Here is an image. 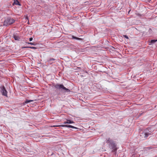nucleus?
<instances>
[{"instance_id": "1a4fd4ad", "label": "nucleus", "mask_w": 157, "mask_h": 157, "mask_svg": "<svg viewBox=\"0 0 157 157\" xmlns=\"http://www.w3.org/2000/svg\"><path fill=\"white\" fill-rule=\"evenodd\" d=\"M62 86L63 88H62V91H63L64 92L66 93H68L70 92V90L64 87L63 85Z\"/></svg>"}, {"instance_id": "6e6552de", "label": "nucleus", "mask_w": 157, "mask_h": 157, "mask_svg": "<svg viewBox=\"0 0 157 157\" xmlns=\"http://www.w3.org/2000/svg\"><path fill=\"white\" fill-rule=\"evenodd\" d=\"M63 123L64 124H66L75 123V122L74 121H71V120H68V119H66V121L64 122Z\"/></svg>"}, {"instance_id": "39448f33", "label": "nucleus", "mask_w": 157, "mask_h": 157, "mask_svg": "<svg viewBox=\"0 0 157 157\" xmlns=\"http://www.w3.org/2000/svg\"><path fill=\"white\" fill-rule=\"evenodd\" d=\"M68 127V128H73L75 129H77L78 128L76 127H75L74 126H72L70 125H56V126H52V127Z\"/></svg>"}, {"instance_id": "f8f14e48", "label": "nucleus", "mask_w": 157, "mask_h": 157, "mask_svg": "<svg viewBox=\"0 0 157 157\" xmlns=\"http://www.w3.org/2000/svg\"><path fill=\"white\" fill-rule=\"evenodd\" d=\"M14 38L16 40H19L20 39V38L18 36L14 35Z\"/></svg>"}, {"instance_id": "f257e3e1", "label": "nucleus", "mask_w": 157, "mask_h": 157, "mask_svg": "<svg viewBox=\"0 0 157 157\" xmlns=\"http://www.w3.org/2000/svg\"><path fill=\"white\" fill-rule=\"evenodd\" d=\"M106 143L108 144L110 148L112 149V151H115L117 149L116 147V145L114 143L113 141L109 138L106 141Z\"/></svg>"}, {"instance_id": "dca6fc26", "label": "nucleus", "mask_w": 157, "mask_h": 157, "mask_svg": "<svg viewBox=\"0 0 157 157\" xmlns=\"http://www.w3.org/2000/svg\"><path fill=\"white\" fill-rule=\"evenodd\" d=\"M72 39H76V40H79L80 39V38H78V37H75L74 36H72Z\"/></svg>"}, {"instance_id": "423d86ee", "label": "nucleus", "mask_w": 157, "mask_h": 157, "mask_svg": "<svg viewBox=\"0 0 157 157\" xmlns=\"http://www.w3.org/2000/svg\"><path fill=\"white\" fill-rule=\"evenodd\" d=\"M63 84H60L57 83L55 85V87L57 89H59L61 91H62V89L63 88L62 86H63Z\"/></svg>"}, {"instance_id": "a211bd4d", "label": "nucleus", "mask_w": 157, "mask_h": 157, "mask_svg": "<svg viewBox=\"0 0 157 157\" xmlns=\"http://www.w3.org/2000/svg\"><path fill=\"white\" fill-rule=\"evenodd\" d=\"M123 36H124L125 38H127V39H128V37L127 36H126V35H124Z\"/></svg>"}, {"instance_id": "f3484780", "label": "nucleus", "mask_w": 157, "mask_h": 157, "mask_svg": "<svg viewBox=\"0 0 157 157\" xmlns=\"http://www.w3.org/2000/svg\"><path fill=\"white\" fill-rule=\"evenodd\" d=\"M26 43L28 44H30L31 45H34V44L33 43L31 42H27Z\"/></svg>"}, {"instance_id": "ddd939ff", "label": "nucleus", "mask_w": 157, "mask_h": 157, "mask_svg": "<svg viewBox=\"0 0 157 157\" xmlns=\"http://www.w3.org/2000/svg\"><path fill=\"white\" fill-rule=\"evenodd\" d=\"M33 101V100H29L26 99L25 100V103L27 104V103H29L30 102Z\"/></svg>"}, {"instance_id": "f03ea898", "label": "nucleus", "mask_w": 157, "mask_h": 157, "mask_svg": "<svg viewBox=\"0 0 157 157\" xmlns=\"http://www.w3.org/2000/svg\"><path fill=\"white\" fill-rule=\"evenodd\" d=\"M15 21V20L13 19L10 17H8L4 21L3 25L7 26L10 25L13 23Z\"/></svg>"}, {"instance_id": "6ab92c4d", "label": "nucleus", "mask_w": 157, "mask_h": 157, "mask_svg": "<svg viewBox=\"0 0 157 157\" xmlns=\"http://www.w3.org/2000/svg\"><path fill=\"white\" fill-rule=\"evenodd\" d=\"M33 40V38L32 37H31L29 38V40L30 41H32Z\"/></svg>"}, {"instance_id": "2eb2a0df", "label": "nucleus", "mask_w": 157, "mask_h": 157, "mask_svg": "<svg viewBox=\"0 0 157 157\" xmlns=\"http://www.w3.org/2000/svg\"><path fill=\"white\" fill-rule=\"evenodd\" d=\"M25 48H28L31 49H36V48L33 47H25Z\"/></svg>"}, {"instance_id": "9d476101", "label": "nucleus", "mask_w": 157, "mask_h": 157, "mask_svg": "<svg viewBox=\"0 0 157 157\" xmlns=\"http://www.w3.org/2000/svg\"><path fill=\"white\" fill-rule=\"evenodd\" d=\"M55 60V59L53 58H52L49 59L48 60V61L50 64H52V63H53V61H54Z\"/></svg>"}, {"instance_id": "20e7f679", "label": "nucleus", "mask_w": 157, "mask_h": 157, "mask_svg": "<svg viewBox=\"0 0 157 157\" xmlns=\"http://www.w3.org/2000/svg\"><path fill=\"white\" fill-rule=\"evenodd\" d=\"M1 89V92L2 94L6 97H7V92L4 86H2L0 87Z\"/></svg>"}, {"instance_id": "4468645a", "label": "nucleus", "mask_w": 157, "mask_h": 157, "mask_svg": "<svg viewBox=\"0 0 157 157\" xmlns=\"http://www.w3.org/2000/svg\"><path fill=\"white\" fill-rule=\"evenodd\" d=\"M156 41H157V40H152L151 41V43L154 44Z\"/></svg>"}, {"instance_id": "0eeeda50", "label": "nucleus", "mask_w": 157, "mask_h": 157, "mask_svg": "<svg viewBox=\"0 0 157 157\" xmlns=\"http://www.w3.org/2000/svg\"><path fill=\"white\" fill-rule=\"evenodd\" d=\"M63 84H60L57 83L55 85V87L57 89H59L61 91H62V89L63 88L62 86H63Z\"/></svg>"}, {"instance_id": "7ed1b4c3", "label": "nucleus", "mask_w": 157, "mask_h": 157, "mask_svg": "<svg viewBox=\"0 0 157 157\" xmlns=\"http://www.w3.org/2000/svg\"><path fill=\"white\" fill-rule=\"evenodd\" d=\"M151 132L148 129L145 130L143 132L140 134V136L145 139H146L149 135H151Z\"/></svg>"}, {"instance_id": "9b49d317", "label": "nucleus", "mask_w": 157, "mask_h": 157, "mask_svg": "<svg viewBox=\"0 0 157 157\" xmlns=\"http://www.w3.org/2000/svg\"><path fill=\"white\" fill-rule=\"evenodd\" d=\"M14 4L16 5L21 6V5L17 0H14Z\"/></svg>"}, {"instance_id": "aec40b11", "label": "nucleus", "mask_w": 157, "mask_h": 157, "mask_svg": "<svg viewBox=\"0 0 157 157\" xmlns=\"http://www.w3.org/2000/svg\"><path fill=\"white\" fill-rule=\"evenodd\" d=\"M26 18L27 19H28V17H26Z\"/></svg>"}]
</instances>
